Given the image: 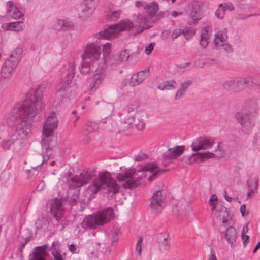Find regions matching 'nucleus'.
<instances>
[{
	"label": "nucleus",
	"mask_w": 260,
	"mask_h": 260,
	"mask_svg": "<svg viewBox=\"0 0 260 260\" xmlns=\"http://www.w3.org/2000/svg\"><path fill=\"white\" fill-rule=\"evenodd\" d=\"M42 99L39 89H31L27 93L25 100L11 109L9 116L15 117L16 121L11 129L9 137L1 142L4 150L17 152L25 146V141L31 134L34 118L41 109Z\"/></svg>",
	"instance_id": "f257e3e1"
},
{
	"label": "nucleus",
	"mask_w": 260,
	"mask_h": 260,
	"mask_svg": "<svg viewBox=\"0 0 260 260\" xmlns=\"http://www.w3.org/2000/svg\"><path fill=\"white\" fill-rule=\"evenodd\" d=\"M101 47L97 42H89L83 47L81 56L82 59L80 72L82 74H88L94 64L98 62V67L96 68L92 76L90 77L87 86L91 91H95L106 78V61L101 59Z\"/></svg>",
	"instance_id": "f03ea898"
},
{
	"label": "nucleus",
	"mask_w": 260,
	"mask_h": 260,
	"mask_svg": "<svg viewBox=\"0 0 260 260\" xmlns=\"http://www.w3.org/2000/svg\"><path fill=\"white\" fill-rule=\"evenodd\" d=\"M161 170L154 162H149L139 165L137 169H128L124 173H118L116 179L121 185L125 189H131L139 185L147 176V172L152 175L148 177L151 181L153 177L161 172Z\"/></svg>",
	"instance_id": "7ed1b4c3"
},
{
	"label": "nucleus",
	"mask_w": 260,
	"mask_h": 260,
	"mask_svg": "<svg viewBox=\"0 0 260 260\" xmlns=\"http://www.w3.org/2000/svg\"><path fill=\"white\" fill-rule=\"evenodd\" d=\"M58 125V119L54 112H51L47 116L46 121L43 125L42 137L41 144L43 150V162L47 161L51 151L56 144V139L54 137V132L57 129Z\"/></svg>",
	"instance_id": "20e7f679"
},
{
	"label": "nucleus",
	"mask_w": 260,
	"mask_h": 260,
	"mask_svg": "<svg viewBox=\"0 0 260 260\" xmlns=\"http://www.w3.org/2000/svg\"><path fill=\"white\" fill-rule=\"evenodd\" d=\"M102 188H107L109 191L116 193L119 191L120 186L115 180L111 178V174L109 172H101L89 186L88 191L91 193L94 194Z\"/></svg>",
	"instance_id": "39448f33"
},
{
	"label": "nucleus",
	"mask_w": 260,
	"mask_h": 260,
	"mask_svg": "<svg viewBox=\"0 0 260 260\" xmlns=\"http://www.w3.org/2000/svg\"><path fill=\"white\" fill-rule=\"evenodd\" d=\"M133 26V24L129 20H122L117 24L111 25L104 30L95 34L94 35V39L96 40L93 42H96L98 43L96 40L98 39H105L110 40L114 39L118 36L120 32L129 30ZM98 45L100 47L99 45Z\"/></svg>",
	"instance_id": "423d86ee"
},
{
	"label": "nucleus",
	"mask_w": 260,
	"mask_h": 260,
	"mask_svg": "<svg viewBox=\"0 0 260 260\" xmlns=\"http://www.w3.org/2000/svg\"><path fill=\"white\" fill-rule=\"evenodd\" d=\"M134 6L137 11L144 10L151 21H157L164 16V12H158L159 6L155 1L147 3L143 0H137L135 2Z\"/></svg>",
	"instance_id": "0eeeda50"
},
{
	"label": "nucleus",
	"mask_w": 260,
	"mask_h": 260,
	"mask_svg": "<svg viewBox=\"0 0 260 260\" xmlns=\"http://www.w3.org/2000/svg\"><path fill=\"white\" fill-rule=\"evenodd\" d=\"M98 2L99 0H84L81 4L77 5L75 10L78 18L83 20L91 17L98 6Z\"/></svg>",
	"instance_id": "6e6552de"
},
{
	"label": "nucleus",
	"mask_w": 260,
	"mask_h": 260,
	"mask_svg": "<svg viewBox=\"0 0 260 260\" xmlns=\"http://www.w3.org/2000/svg\"><path fill=\"white\" fill-rule=\"evenodd\" d=\"M228 36L225 30H218L214 34V47L217 50L227 53L233 52L232 46L227 43Z\"/></svg>",
	"instance_id": "1a4fd4ad"
},
{
	"label": "nucleus",
	"mask_w": 260,
	"mask_h": 260,
	"mask_svg": "<svg viewBox=\"0 0 260 260\" xmlns=\"http://www.w3.org/2000/svg\"><path fill=\"white\" fill-rule=\"evenodd\" d=\"M145 12H141L137 13H134L132 15V21H129L135 27L138 32H142L145 29L150 27L149 23L151 21Z\"/></svg>",
	"instance_id": "9d476101"
},
{
	"label": "nucleus",
	"mask_w": 260,
	"mask_h": 260,
	"mask_svg": "<svg viewBox=\"0 0 260 260\" xmlns=\"http://www.w3.org/2000/svg\"><path fill=\"white\" fill-rule=\"evenodd\" d=\"M215 145V139L212 137H200L194 139L190 147L193 151L210 149Z\"/></svg>",
	"instance_id": "9b49d317"
},
{
	"label": "nucleus",
	"mask_w": 260,
	"mask_h": 260,
	"mask_svg": "<svg viewBox=\"0 0 260 260\" xmlns=\"http://www.w3.org/2000/svg\"><path fill=\"white\" fill-rule=\"evenodd\" d=\"M236 119L240 123L241 126V131L245 134L250 133L254 124V120L249 115L242 112H238L235 115Z\"/></svg>",
	"instance_id": "f8f14e48"
},
{
	"label": "nucleus",
	"mask_w": 260,
	"mask_h": 260,
	"mask_svg": "<svg viewBox=\"0 0 260 260\" xmlns=\"http://www.w3.org/2000/svg\"><path fill=\"white\" fill-rule=\"evenodd\" d=\"M70 66V71L66 75L64 78H62L61 81L58 85V90L56 93L58 95L64 94V91L71 84L72 80L74 77L75 66L74 62L71 63Z\"/></svg>",
	"instance_id": "ddd939ff"
},
{
	"label": "nucleus",
	"mask_w": 260,
	"mask_h": 260,
	"mask_svg": "<svg viewBox=\"0 0 260 260\" xmlns=\"http://www.w3.org/2000/svg\"><path fill=\"white\" fill-rule=\"evenodd\" d=\"M98 226H102L110 222L114 218L113 210L111 208H107L94 214Z\"/></svg>",
	"instance_id": "4468645a"
},
{
	"label": "nucleus",
	"mask_w": 260,
	"mask_h": 260,
	"mask_svg": "<svg viewBox=\"0 0 260 260\" xmlns=\"http://www.w3.org/2000/svg\"><path fill=\"white\" fill-rule=\"evenodd\" d=\"M19 60L14 57L10 56L5 61V64L1 69L2 76L4 78L9 77L13 71L15 70L19 63Z\"/></svg>",
	"instance_id": "2eb2a0df"
},
{
	"label": "nucleus",
	"mask_w": 260,
	"mask_h": 260,
	"mask_svg": "<svg viewBox=\"0 0 260 260\" xmlns=\"http://www.w3.org/2000/svg\"><path fill=\"white\" fill-rule=\"evenodd\" d=\"M62 205L61 200L57 198L51 200L49 204L50 213L57 221L61 219L64 212Z\"/></svg>",
	"instance_id": "dca6fc26"
},
{
	"label": "nucleus",
	"mask_w": 260,
	"mask_h": 260,
	"mask_svg": "<svg viewBox=\"0 0 260 260\" xmlns=\"http://www.w3.org/2000/svg\"><path fill=\"white\" fill-rule=\"evenodd\" d=\"M185 150V146L183 145L176 146L168 149L164 153V158L167 160H172L180 156Z\"/></svg>",
	"instance_id": "f3484780"
},
{
	"label": "nucleus",
	"mask_w": 260,
	"mask_h": 260,
	"mask_svg": "<svg viewBox=\"0 0 260 260\" xmlns=\"http://www.w3.org/2000/svg\"><path fill=\"white\" fill-rule=\"evenodd\" d=\"M148 73V70H143L133 74L129 85L132 87H135L142 84L147 77Z\"/></svg>",
	"instance_id": "a211bd4d"
},
{
	"label": "nucleus",
	"mask_w": 260,
	"mask_h": 260,
	"mask_svg": "<svg viewBox=\"0 0 260 260\" xmlns=\"http://www.w3.org/2000/svg\"><path fill=\"white\" fill-rule=\"evenodd\" d=\"M50 252L53 260H65L66 254L60 249L58 241H54L50 248Z\"/></svg>",
	"instance_id": "6ab92c4d"
},
{
	"label": "nucleus",
	"mask_w": 260,
	"mask_h": 260,
	"mask_svg": "<svg viewBox=\"0 0 260 260\" xmlns=\"http://www.w3.org/2000/svg\"><path fill=\"white\" fill-rule=\"evenodd\" d=\"M216 217L224 226L226 225L231 220L230 214L226 208L221 205L217 207Z\"/></svg>",
	"instance_id": "aec40b11"
},
{
	"label": "nucleus",
	"mask_w": 260,
	"mask_h": 260,
	"mask_svg": "<svg viewBox=\"0 0 260 260\" xmlns=\"http://www.w3.org/2000/svg\"><path fill=\"white\" fill-rule=\"evenodd\" d=\"M90 178L87 172H83L79 176H76L71 179V185L73 187L82 186L88 182Z\"/></svg>",
	"instance_id": "412c9836"
},
{
	"label": "nucleus",
	"mask_w": 260,
	"mask_h": 260,
	"mask_svg": "<svg viewBox=\"0 0 260 260\" xmlns=\"http://www.w3.org/2000/svg\"><path fill=\"white\" fill-rule=\"evenodd\" d=\"M211 29L209 27H205L201 30L199 43L200 46L206 49L210 41Z\"/></svg>",
	"instance_id": "4be33fe9"
},
{
	"label": "nucleus",
	"mask_w": 260,
	"mask_h": 260,
	"mask_svg": "<svg viewBox=\"0 0 260 260\" xmlns=\"http://www.w3.org/2000/svg\"><path fill=\"white\" fill-rule=\"evenodd\" d=\"M81 226L84 229L88 228L95 229L98 226V223L94 214L85 217L81 223Z\"/></svg>",
	"instance_id": "5701e85b"
},
{
	"label": "nucleus",
	"mask_w": 260,
	"mask_h": 260,
	"mask_svg": "<svg viewBox=\"0 0 260 260\" xmlns=\"http://www.w3.org/2000/svg\"><path fill=\"white\" fill-rule=\"evenodd\" d=\"M182 32L183 30L180 28L168 29L163 31L162 36L165 40L174 41L182 34Z\"/></svg>",
	"instance_id": "b1692460"
},
{
	"label": "nucleus",
	"mask_w": 260,
	"mask_h": 260,
	"mask_svg": "<svg viewBox=\"0 0 260 260\" xmlns=\"http://www.w3.org/2000/svg\"><path fill=\"white\" fill-rule=\"evenodd\" d=\"M7 13L10 17L14 18H19L22 16L21 12L18 9L14 3L11 1L7 2Z\"/></svg>",
	"instance_id": "393cba45"
},
{
	"label": "nucleus",
	"mask_w": 260,
	"mask_h": 260,
	"mask_svg": "<svg viewBox=\"0 0 260 260\" xmlns=\"http://www.w3.org/2000/svg\"><path fill=\"white\" fill-rule=\"evenodd\" d=\"M74 23L71 21L64 19L57 20L54 24V28L55 29L68 30L73 28Z\"/></svg>",
	"instance_id": "a878e982"
},
{
	"label": "nucleus",
	"mask_w": 260,
	"mask_h": 260,
	"mask_svg": "<svg viewBox=\"0 0 260 260\" xmlns=\"http://www.w3.org/2000/svg\"><path fill=\"white\" fill-rule=\"evenodd\" d=\"M224 237L227 242L232 247L237 238V232L236 229L233 226L228 228L225 232Z\"/></svg>",
	"instance_id": "bb28decb"
},
{
	"label": "nucleus",
	"mask_w": 260,
	"mask_h": 260,
	"mask_svg": "<svg viewBox=\"0 0 260 260\" xmlns=\"http://www.w3.org/2000/svg\"><path fill=\"white\" fill-rule=\"evenodd\" d=\"M177 83L174 80H165L158 83L157 88L161 91L172 90L176 88Z\"/></svg>",
	"instance_id": "cd10ccee"
},
{
	"label": "nucleus",
	"mask_w": 260,
	"mask_h": 260,
	"mask_svg": "<svg viewBox=\"0 0 260 260\" xmlns=\"http://www.w3.org/2000/svg\"><path fill=\"white\" fill-rule=\"evenodd\" d=\"M201 55L202 56H206L205 61H201L200 60L196 61L195 65L198 68H203L206 64H211L216 63V59L210 56L207 51H203L202 52Z\"/></svg>",
	"instance_id": "c85d7f7f"
},
{
	"label": "nucleus",
	"mask_w": 260,
	"mask_h": 260,
	"mask_svg": "<svg viewBox=\"0 0 260 260\" xmlns=\"http://www.w3.org/2000/svg\"><path fill=\"white\" fill-rule=\"evenodd\" d=\"M248 188L247 192V198H250L257 189L258 180L255 177L249 178L247 181Z\"/></svg>",
	"instance_id": "c756f323"
},
{
	"label": "nucleus",
	"mask_w": 260,
	"mask_h": 260,
	"mask_svg": "<svg viewBox=\"0 0 260 260\" xmlns=\"http://www.w3.org/2000/svg\"><path fill=\"white\" fill-rule=\"evenodd\" d=\"M191 84V81L190 80L185 81L182 82L180 85L179 89L176 92L174 97L175 99L180 100V99L182 98L185 95L187 89L189 87Z\"/></svg>",
	"instance_id": "7c9ffc66"
},
{
	"label": "nucleus",
	"mask_w": 260,
	"mask_h": 260,
	"mask_svg": "<svg viewBox=\"0 0 260 260\" xmlns=\"http://www.w3.org/2000/svg\"><path fill=\"white\" fill-rule=\"evenodd\" d=\"M162 203V196L160 191H157L152 197L151 206L152 208H160Z\"/></svg>",
	"instance_id": "2f4dec72"
},
{
	"label": "nucleus",
	"mask_w": 260,
	"mask_h": 260,
	"mask_svg": "<svg viewBox=\"0 0 260 260\" xmlns=\"http://www.w3.org/2000/svg\"><path fill=\"white\" fill-rule=\"evenodd\" d=\"M203 161L204 159L212 158L215 156H222L223 153L221 152L220 150H219V147L217 145L215 147L214 152L210 151H205L204 152H201Z\"/></svg>",
	"instance_id": "473e14b6"
},
{
	"label": "nucleus",
	"mask_w": 260,
	"mask_h": 260,
	"mask_svg": "<svg viewBox=\"0 0 260 260\" xmlns=\"http://www.w3.org/2000/svg\"><path fill=\"white\" fill-rule=\"evenodd\" d=\"M159 249L161 252L168 251L170 248V244L168 240V235L160 236L158 238Z\"/></svg>",
	"instance_id": "72a5a7b5"
},
{
	"label": "nucleus",
	"mask_w": 260,
	"mask_h": 260,
	"mask_svg": "<svg viewBox=\"0 0 260 260\" xmlns=\"http://www.w3.org/2000/svg\"><path fill=\"white\" fill-rule=\"evenodd\" d=\"M129 57V52L126 50H123L120 52L117 55L115 56L114 58L115 63L118 64L127 60Z\"/></svg>",
	"instance_id": "f704fd0d"
},
{
	"label": "nucleus",
	"mask_w": 260,
	"mask_h": 260,
	"mask_svg": "<svg viewBox=\"0 0 260 260\" xmlns=\"http://www.w3.org/2000/svg\"><path fill=\"white\" fill-rule=\"evenodd\" d=\"M137 117L132 115L126 116L123 120L122 124H124V128H131L133 127V124L136 121Z\"/></svg>",
	"instance_id": "c9c22d12"
},
{
	"label": "nucleus",
	"mask_w": 260,
	"mask_h": 260,
	"mask_svg": "<svg viewBox=\"0 0 260 260\" xmlns=\"http://www.w3.org/2000/svg\"><path fill=\"white\" fill-rule=\"evenodd\" d=\"M46 249L45 247H40L36 250L33 254V256L29 260H45L44 256L42 255V253L45 252Z\"/></svg>",
	"instance_id": "e433bc0d"
},
{
	"label": "nucleus",
	"mask_w": 260,
	"mask_h": 260,
	"mask_svg": "<svg viewBox=\"0 0 260 260\" xmlns=\"http://www.w3.org/2000/svg\"><path fill=\"white\" fill-rule=\"evenodd\" d=\"M236 83V78L230 79L224 83L223 87L226 89L237 90Z\"/></svg>",
	"instance_id": "4c0bfd02"
},
{
	"label": "nucleus",
	"mask_w": 260,
	"mask_h": 260,
	"mask_svg": "<svg viewBox=\"0 0 260 260\" xmlns=\"http://www.w3.org/2000/svg\"><path fill=\"white\" fill-rule=\"evenodd\" d=\"M190 16L193 21L196 22L201 19L203 17V14L199 9L193 8L190 14Z\"/></svg>",
	"instance_id": "58836bf2"
},
{
	"label": "nucleus",
	"mask_w": 260,
	"mask_h": 260,
	"mask_svg": "<svg viewBox=\"0 0 260 260\" xmlns=\"http://www.w3.org/2000/svg\"><path fill=\"white\" fill-rule=\"evenodd\" d=\"M99 128V126L97 123L95 122L89 121L87 122L86 124L85 130L89 133L95 132Z\"/></svg>",
	"instance_id": "ea45409f"
},
{
	"label": "nucleus",
	"mask_w": 260,
	"mask_h": 260,
	"mask_svg": "<svg viewBox=\"0 0 260 260\" xmlns=\"http://www.w3.org/2000/svg\"><path fill=\"white\" fill-rule=\"evenodd\" d=\"M121 13V11L120 10L109 12L106 15V17L107 19L115 20L119 18Z\"/></svg>",
	"instance_id": "a19ab883"
},
{
	"label": "nucleus",
	"mask_w": 260,
	"mask_h": 260,
	"mask_svg": "<svg viewBox=\"0 0 260 260\" xmlns=\"http://www.w3.org/2000/svg\"><path fill=\"white\" fill-rule=\"evenodd\" d=\"M222 4L218 5V8L216 10L215 15L216 17L219 19H222L225 16V10L223 7Z\"/></svg>",
	"instance_id": "79ce46f5"
},
{
	"label": "nucleus",
	"mask_w": 260,
	"mask_h": 260,
	"mask_svg": "<svg viewBox=\"0 0 260 260\" xmlns=\"http://www.w3.org/2000/svg\"><path fill=\"white\" fill-rule=\"evenodd\" d=\"M209 204L211 207L212 211H214V210L219 206V205H217V197L215 194H212L210 199H209Z\"/></svg>",
	"instance_id": "37998d69"
},
{
	"label": "nucleus",
	"mask_w": 260,
	"mask_h": 260,
	"mask_svg": "<svg viewBox=\"0 0 260 260\" xmlns=\"http://www.w3.org/2000/svg\"><path fill=\"white\" fill-rule=\"evenodd\" d=\"M25 27V24L22 21H16L13 22V31H20Z\"/></svg>",
	"instance_id": "c03bdc74"
},
{
	"label": "nucleus",
	"mask_w": 260,
	"mask_h": 260,
	"mask_svg": "<svg viewBox=\"0 0 260 260\" xmlns=\"http://www.w3.org/2000/svg\"><path fill=\"white\" fill-rule=\"evenodd\" d=\"M136 128L139 131H143L145 127L144 121L142 118L137 117L136 121L134 124Z\"/></svg>",
	"instance_id": "a18cd8bd"
},
{
	"label": "nucleus",
	"mask_w": 260,
	"mask_h": 260,
	"mask_svg": "<svg viewBox=\"0 0 260 260\" xmlns=\"http://www.w3.org/2000/svg\"><path fill=\"white\" fill-rule=\"evenodd\" d=\"M111 44L107 43L103 45L102 46V52L104 57H107L111 53Z\"/></svg>",
	"instance_id": "49530a36"
},
{
	"label": "nucleus",
	"mask_w": 260,
	"mask_h": 260,
	"mask_svg": "<svg viewBox=\"0 0 260 260\" xmlns=\"http://www.w3.org/2000/svg\"><path fill=\"white\" fill-rule=\"evenodd\" d=\"M23 52V50L21 48H17L14 50L10 56H13L20 60Z\"/></svg>",
	"instance_id": "de8ad7c7"
},
{
	"label": "nucleus",
	"mask_w": 260,
	"mask_h": 260,
	"mask_svg": "<svg viewBox=\"0 0 260 260\" xmlns=\"http://www.w3.org/2000/svg\"><path fill=\"white\" fill-rule=\"evenodd\" d=\"M182 34H183L186 39H189L194 35L195 30L192 28H187L185 30H183Z\"/></svg>",
	"instance_id": "09e8293b"
},
{
	"label": "nucleus",
	"mask_w": 260,
	"mask_h": 260,
	"mask_svg": "<svg viewBox=\"0 0 260 260\" xmlns=\"http://www.w3.org/2000/svg\"><path fill=\"white\" fill-rule=\"evenodd\" d=\"M257 8V6L250 4H242L240 5V9L243 11L251 10Z\"/></svg>",
	"instance_id": "8fccbe9b"
},
{
	"label": "nucleus",
	"mask_w": 260,
	"mask_h": 260,
	"mask_svg": "<svg viewBox=\"0 0 260 260\" xmlns=\"http://www.w3.org/2000/svg\"><path fill=\"white\" fill-rule=\"evenodd\" d=\"M193 162L200 163L203 161L201 152H196L192 154Z\"/></svg>",
	"instance_id": "3c124183"
},
{
	"label": "nucleus",
	"mask_w": 260,
	"mask_h": 260,
	"mask_svg": "<svg viewBox=\"0 0 260 260\" xmlns=\"http://www.w3.org/2000/svg\"><path fill=\"white\" fill-rule=\"evenodd\" d=\"M142 239L139 238L137 242L136 246V252L138 255H140L142 251Z\"/></svg>",
	"instance_id": "603ef678"
},
{
	"label": "nucleus",
	"mask_w": 260,
	"mask_h": 260,
	"mask_svg": "<svg viewBox=\"0 0 260 260\" xmlns=\"http://www.w3.org/2000/svg\"><path fill=\"white\" fill-rule=\"evenodd\" d=\"M182 161L188 165H191L194 163L192 155L183 156L182 158Z\"/></svg>",
	"instance_id": "864d4df0"
},
{
	"label": "nucleus",
	"mask_w": 260,
	"mask_h": 260,
	"mask_svg": "<svg viewBox=\"0 0 260 260\" xmlns=\"http://www.w3.org/2000/svg\"><path fill=\"white\" fill-rule=\"evenodd\" d=\"M154 43H151L145 46V52L147 55H149L151 53L154 49Z\"/></svg>",
	"instance_id": "5fc2aeb1"
},
{
	"label": "nucleus",
	"mask_w": 260,
	"mask_h": 260,
	"mask_svg": "<svg viewBox=\"0 0 260 260\" xmlns=\"http://www.w3.org/2000/svg\"><path fill=\"white\" fill-rule=\"evenodd\" d=\"M138 107V104L135 103L134 104H129L127 108V111L129 113L132 112L136 111Z\"/></svg>",
	"instance_id": "6e6d98bb"
},
{
	"label": "nucleus",
	"mask_w": 260,
	"mask_h": 260,
	"mask_svg": "<svg viewBox=\"0 0 260 260\" xmlns=\"http://www.w3.org/2000/svg\"><path fill=\"white\" fill-rule=\"evenodd\" d=\"M2 28L5 30L13 31V22L3 23Z\"/></svg>",
	"instance_id": "4d7b16f0"
},
{
	"label": "nucleus",
	"mask_w": 260,
	"mask_h": 260,
	"mask_svg": "<svg viewBox=\"0 0 260 260\" xmlns=\"http://www.w3.org/2000/svg\"><path fill=\"white\" fill-rule=\"evenodd\" d=\"M146 158L147 155L145 153H139L135 156V160L140 161L146 159Z\"/></svg>",
	"instance_id": "13d9d810"
},
{
	"label": "nucleus",
	"mask_w": 260,
	"mask_h": 260,
	"mask_svg": "<svg viewBox=\"0 0 260 260\" xmlns=\"http://www.w3.org/2000/svg\"><path fill=\"white\" fill-rule=\"evenodd\" d=\"M241 238L242 240L244 247H245L246 246L247 244L249 242V240H250L249 237L248 235L243 233V234H242V235H241Z\"/></svg>",
	"instance_id": "bf43d9fd"
},
{
	"label": "nucleus",
	"mask_w": 260,
	"mask_h": 260,
	"mask_svg": "<svg viewBox=\"0 0 260 260\" xmlns=\"http://www.w3.org/2000/svg\"><path fill=\"white\" fill-rule=\"evenodd\" d=\"M222 5H223V7H224L225 11L229 10L230 11H232L234 10V6L230 3H224L222 4Z\"/></svg>",
	"instance_id": "052dcab7"
},
{
	"label": "nucleus",
	"mask_w": 260,
	"mask_h": 260,
	"mask_svg": "<svg viewBox=\"0 0 260 260\" xmlns=\"http://www.w3.org/2000/svg\"><path fill=\"white\" fill-rule=\"evenodd\" d=\"M253 15H253V14L246 15V14H238L237 15L236 18L238 20H243V19H245L247 18L252 16Z\"/></svg>",
	"instance_id": "680f3d73"
},
{
	"label": "nucleus",
	"mask_w": 260,
	"mask_h": 260,
	"mask_svg": "<svg viewBox=\"0 0 260 260\" xmlns=\"http://www.w3.org/2000/svg\"><path fill=\"white\" fill-rule=\"evenodd\" d=\"M237 83L236 88L237 90H239L244 87L242 82L241 78H236Z\"/></svg>",
	"instance_id": "e2e57ef3"
},
{
	"label": "nucleus",
	"mask_w": 260,
	"mask_h": 260,
	"mask_svg": "<svg viewBox=\"0 0 260 260\" xmlns=\"http://www.w3.org/2000/svg\"><path fill=\"white\" fill-rule=\"evenodd\" d=\"M45 186H46V185H45L44 181H41L38 184V185L37 186V189L39 191H42V190H44Z\"/></svg>",
	"instance_id": "0e129e2a"
},
{
	"label": "nucleus",
	"mask_w": 260,
	"mask_h": 260,
	"mask_svg": "<svg viewBox=\"0 0 260 260\" xmlns=\"http://www.w3.org/2000/svg\"><path fill=\"white\" fill-rule=\"evenodd\" d=\"M240 210L242 216H245L248 213V212L246 211V206L245 205H242L241 206Z\"/></svg>",
	"instance_id": "69168bd1"
},
{
	"label": "nucleus",
	"mask_w": 260,
	"mask_h": 260,
	"mask_svg": "<svg viewBox=\"0 0 260 260\" xmlns=\"http://www.w3.org/2000/svg\"><path fill=\"white\" fill-rule=\"evenodd\" d=\"M72 114H73L74 115V119H73V124H74V125L75 126L76 125V122H77V121L78 120L80 116H78L77 114V113H76V111H74L72 112Z\"/></svg>",
	"instance_id": "338daca9"
},
{
	"label": "nucleus",
	"mask_w": 260,
	"mask_h": 260,
	"mask_svg": "<svg viewBox=\"0 0 260 260\" xmlns=\"http://www.w3.org/2000/svg\"><path fill=\"white\" fill-rule=\"evenodd\" d=\"M207 260H217V258L214 252H211L209 255Z\"/></svg>",
	"instance_id": "774afa93"
}]
</instances>
